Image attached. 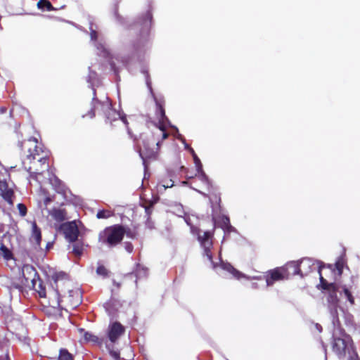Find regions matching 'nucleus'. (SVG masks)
Masks as SVG:
<instances>
[{
  "label": "nucleus",
  "instance_id": "obj_1",
  "mask_svg": "<svg viewBox=\"0 0 360 360\" xmlns=\"http://www.w3.org/2000/svg\"><path fill=\"white\" fill-rule=\"evenodd\" d=\"M22 153L30 160L32 165L27 166L23 162L24 168L30 173V177L39 181V176L49 169L50 152L37 139L30 137L18 143Z\"/></svg>",
  "mask_w": 360,
  "mask_h": 360
},
{
  "label": "nucleus",
  "instance_id": "obj_2",
  "mask_svg": "<svg viewBox=\"0 0 360 360\" xmlns=\"http://www.w3.org/2000/svg\"><path fill=\"white\" fill-rule=\"evenodd\" d=\"M101 110L105 118V122L112 124L114 122L121 120L126 126L128 134L131 135V129L129 127V123L126 115H121L120 112L112 108L110 99L106 97L105 100L101 101L96 96V91L94 90V96L91 101V109L84 115L83 117H89L93 118L96 115V110Z\"/></svg>",
  "mask_w": 360,
  "mask_h": 360
},
{
  "label": "nucleus",
  "instance_id": "obj_3",
  "mask_svg": "<svg viewBox=\"0 0 360 360\" xmlns=\"http://www.w3.org/2000/svg\"><path fill=\"white\" fill-rule=\"evenodd\" d=\"M141 144L139 155L143 160L145 167L150 162L156 160L160 150V138L153 132L140 134Z\"/></svg>",
  "mask_w": 360,
  "mask_h": 360
},
{
  "label": "nucleus",
  "instance_id": "obj_4",
  "mask_svg": "<svg viewBox=\"0 0 360 360\" xmlns=\"http://www.w3.org/2000/svg\"><path fill=\"white\" fill-rule=\"evenodd\" d=\"M333 338L332 349L339 358H345L346 356H349L356 352L351 336L347 334L344 330L335 329Z\"/></svg>",
  "mask_w": 360,
  "mask_h": 360
},
{
  "label": "nucleus",
  "instance_id": "obj_5",
  "mask_svg": "<svg viewBox=\"0 0 360 360\" xmlns=\"http://www.w3.org/2000/svg\"><path fill=\"white\" fill-rule=\"evenodd\" d=\"M124 232L121 224L108 226L98 233V243L109 248H115L122 241Z\"/></svg>",
  "mask_w": 360,
  "mask_h": 360
},
{
  "label": "nucleus",
  "instance_id": "obj_6",
  "mask_svg": "<svg viewBox=\"0 0 360 360\" xmlns=\"http://www.w3.org/2000/svg\"><path fill=\"white\" fill-rule=\"evenodd\" d=\"M59 230L63 232L69 242L73 243L77 240L79 231L75 220L61 224Z\"/></svg>",
  "mask_w": 360,
  "mask_h": 360
},
{
  "label": "nucleus",
  "instance_id": "obj_7",
  "mask_svg": "<svg viewBox=\"0 0 360 360\" xmlns=\"http://www.w3.org/2000/svg\"><path fill=\"white\" fill-rule=\"evenodd\" d=\"M62 302L65 307L75 309L82 303V294L79 289L69 290L67 295L63 296Z\"/></svg>",
  "mask_w": 360,
  "mask_h": 360
},
{
  "label": "nucleus",
  "instance_id": "obj_8",
  "mask_svg": "<svg viewBox=\"0 0 360 360\" xmlns=\"http://www.w3.org/2000/svg\"><path fill=\"white\" fill-rule=\"evenodd\" d=\"M264 278L266 286H272L276 282L286 280L281 266L267 271L264 275Z\"/></svg>",
  "mask_w": 360,
  "mask_h": 360
},
{
  "label": "nucleus",
  "instance_id": "obj_9",
  "mask_svg": "<svg viewBox=\"0 0 360 360\" xmlns=\"http://www.w3.org/2000/svg\"><path fill=\"white\" fill-rule=\"evenodd\" d=\"M125 328L120 322L115 321L109 325L108 338L112 343H115L124 333Z\"/></svg>",
  "mask_w": 360,
  "mask_h": 360
},
{
  "label": "nucleus",
  "instance_id": "obj_10",
  "mask_svg": "<svg viewBox=\"0 0 360 360\" xmlns=\"http://www.w3.org/2000/svg\"><path fill=\"white\" fill-rule=\"evenodd\" d=\"M22 276L23 278L22 283L27 287L34 282L39 277L35 268L30 264H25L22 266Z\"/></svg>",
  "mask_w": 360,
  "mask_h": 360
},
{
  "label": "nucleus",
  "instance_id": "obj_11",
  "mask_svg": "<svg viewBox=\"0 0 360 360\" xmlns=\"http://www.w3.org/2000/svg\"><path fill=\"white\" fill-rule=\"evenodd\" d=\"M281 268L286 280L296 275L300 276V266H299L297 261L288 262L283 266H281Z\"/></svg>",
  "mask_w": 360,
  "mask_h": 360
},
{
  "label": "nucleus",
  "instance_id": "obj_12",
  "mask_svg": "<svg viewBox=\"0 0 360 360\" xmlns=\"http://www.w3.org/2000/svg\"><path fill=\"white\" fill-rule=\"evenodd\" d=\"M327 291V302L328 303V307L331 309V314L335 316L337 315V308L339 304V299L337 295V292L338 291V285H335V288H333Z\"/></svg>",
  "mask_w": 360,
  "mask_h": 360
},
{
  "label": "nucleus",
  "instance_id": "obj_13",
  "mask_svg": "<svg viewBox=\"0 0 360 360\" xmlns=\"http://www.w3.org/2000/svg\"><path fill=\"white\" fill-rule=\"evenodd\" d=\"M79 333L84 341L87 342H92L98 346H102L103 344H107L104 338H99L91 332L85 331L84 329H79Z\"/></svg>",
  "mask_w": 360,
  "mask_h": 360
},
{
  "label": "nucleus",
  "instance_id": "obj_14",
  "mask_svg": "<svg viewBox=\"0 0 360 360\" xmlns=\"http://www.w3.org/2000/svg\"><path fill=\"white\" fill-rule=\"evenodd\" d=\"M30 241L35 244L36 247H39L41 241V229L37 226L35 221L32 222V233Z\"/></svg>",
  "mask_w": 360,
  "mask_h": 360
},
{
  "label": "nucleus",
  "instance_id": "obj_15",
  "mask_svg": "<svg viewBox=\"0 0 360 360\" xmlns=\"http://www.w3.org/2000/svg\"><path fill=\"white\" fill-rule=\"evenodd\" d=\"M189 149L190 153H191L194 163L195 165L196 170L198 174H200V178L205 181H208V177L206 176L205 173L202 170V165L200 162V160L195 153L194 150L192 148H190L188 146H186Z\"/></svg>",
  "mask_w": 360,
  "mask_h": 360
},
{
  "label": "nucleus",
  "instance_id": "obj_16",
  "mask_svg": "<svg viewBox=\"0 0 360 360\" xmlns=\"http://www.w3.org/2000/svg\"><path fill=\"white\" fill-rule=\"evenodd\" d=\"M300 266V276L302 278L312 271V262L310 259L303 258L297 261Z\"/></svg>",
  "mask_w": 360,
  "mask_h": 360
},
{
  "label": "nucleus",
  "instance_id": "obj_17",
  "mask_svg": "<svg viewBox=\"0 0 360 360\" xmlns=\"http://www.w3.org/2000/svg\"><path fill=\"white\" fill-rule=\"evenodd\" d=\"M49 214L58 222H62L67 219V212L65 209L54 207L49 212Z\"/></svg>",
  "mask_w": 360,
  "mask_h": 360
},
{
  "label": "nucleus",
  "instance_id": "obj_18",
  "mask_svg": "<svg viewBox=\"0 0 360 360\" xmlns=\"http://www.w3.org/2000/svg\"><path fill=\"white\" fill-rule=\"evenodd\" d=\"M214 229L212 231H201L199 229H195V230H193V233L197 235V238L199 243H202L205 241H207L210 239H214Z\"/></svg>",
  "mask_w": 360,
  "mask_h": 360
},
{
  "label": "nucleus",
  "instance_id": "obj_19",
  "mask_svg": "<svg viewBox=\"0 0 360 360\" xmlns=\"http://www.w3.org/2000/svg\"><path fill=\"white\" fill-rule=\"evenodd\" d=\"M213 240L214 239H210L200 244V247L203 250V255L206 256L211 263H213V255L212 252V250L213 248Z\"/></svg>",
  "mask_w": 360,
  "mask_h": 360
},
{
  "label": "nucleus",
  "instance_id": "obj_20",
  "mask_svg": "<svg viewBox=\"0 0 360 360\" xmlns=\"http://www.w3.org/2000/svg\"><path fill=\"white\" fill-rule=\"evenodd\" d=\"M0 189L2 191L3 198L10 204H13L12 198L14 193L11 188H8L6 181H0Z\"/></svg>",
  "mask_w": 360,
  "mask_h": 360
},
{
  "label": "nucleus",
  "instance_id": "obj_21",
  "mask_svg": "<svg viewBox=\"0 0 360 360\" xmlns=\"http://www.w3.org/2000/svg\"><path fill=\"white\" fill-rule=\"evenodd\" d=\"M30 288H32L38 294L40 297H46V289L45 287L43 285V281L38 278L36 279L34 282H33L32 284L28 286Z\"/></svg>",
  "mask_w": 360,
  "mask_h": 360
},
{
  "label": "nucleus",
  "instance_id": "obj_22",
  "mask_svg": "<svg viewBox=\"0 0 360 360\" xmlns=\"http://www.w3.org/2000/svg\"><path fill=\"white\" fill-rule=\"evenodd\" d=\"M155 103H156L155 114H156V117H157V119L158 120V121H164V120L169 121L167 117L165 115V108H164L162 102L156 100Z\"/></svg>",
  "mask_w": 360,
  "mask_h": 360
},
{
  "label": "nucleus",
  "instance_id": "obj_23",
  "mask_svg": "<svg viewBox=\"0 0 360 360\" xmlns=\"http://www.w3.org/2000/svg\"><path fill=\"white\" fill-rule=\"evenodd\" d=\"M319 276H320V278H319L320 283L318 285L319 288H321L322 290H328L333 288H335V286L337 285L335 283H328L323 277L321 272V268H319Z\"/></svg>",
  "mask_w": 360,
  "mask_h": 360
},
{
  "label": "nucleus",
  "instance_id": "obj_24",
  "mask_svg": "<svg viewBox=\"0 0 360 360\" xmlns=\"http://www.w3.org/2000/svg\"><path fill=\"white\" fill-rule=\"evenodd\" d=\"M222 267L224 269L231 274L233 276L237 279H240L245 276L243 274L235 269L230 264H223Z\"/></svg>",
  "mask_w": 360,
  "mask_h": 360
},
{
  "label": "nucleus",
  "instance_id": "obj_25",
  "mask_svg": "<svg viewBox=\"0 0 360 360\" xmlns=\"http://www.w3.org/2000/svg\"><path fill=\"white\" fill-rule=\"evenodd\" d=\"M0 256L6 260H10L13 258V253L4 244H1L0 246Z\"/></svg>",
  "mask_w": 360,
  "mask_h": 360
},
{
  "label": "nucleus",
  "instance_id": "obj_26",
  "mask_svg": "<svg viewBox=\"0 0 360 360\" xmlns=\"http://www.w3.org/2000/svg\"><path fill=\"white\" fill-rule=\"evenodd\" d=\"M58 360H74L73 356L66 349H60Z\"/></svg>",
  "mask_w": 360,
  "mask_h": 360
},
{
  "label": "nucleus",
  "instance_id": "obj_27",
  "mask_svg": "<svg viewBox=\"0 0 360 360\" xmlns=\"http://www.w3.org/2000/svg\"><path fill=\"white\" fill-rule=\"evenodd\" d=\"M210 200L212 204V208L213 210L216 209L217 207L220 208L221 198L219 195L216 193L213 194L212 196L210 197Z\"/></svg>",
  "mask_w": 360,
  "mask_h": 360
},
{
  "label": "nucleus",
  "instance_id": "obj_28",
  "mask_svg": "<svg viewBox=\"0 0 360 360\" xmlns=\"http://www.w3.org/2000/svg\"><path fill=\"white\" fill-rule=\"evenodd\" d=\"M37 6L41 9H46V11H52L53 6L48 0H39L37 3Z\"/></svg>",
  "mask_w": 360,
  "mask_h": 360
},
{
  "label": "nucleus",
  "instance_id": "obj_29",
  "mask_svg": "<svg viewBox=\"0 0 360 360\" xmlns=\"http://www.w3.org/2000/svg\"><path fill=\"white\" fill-rule=\"evenodd\" d=\"M345 264V260L343 257H339L336 261L335 266V269L338 271V275H341L343 271L344 266Z\"/></svg>",
  "mask_w": 360,
  "mask_h": 360
},
{
  "label": "nucleus",
  "instance_id": "obj_30",
  "mask_svg": "<svg viewBox=\"0 0 360 360\" xmlns=\"http://www.w3.org/2000/svg\"><path fill=\"white\" fill-rule=\"evenodd\" d=\"M124 231H125L124 235H126L128 238H130L131 239H135L138 236V232L136 229H131L130 228H126L125 226H124Z\"/></svg>",
  "mask_w": 360,
  "mask_h": 360
},
{
  "label": "nucleus",
  "instance_id": "obj_31",
  "mask_svg": "<svg viewBox=\"0 0 360 360\" xmlns=\"http://www.w3.org/2000/svg\"><path fill=\"white\" fill-rule=\"evenodd\" d=\"M342 290L349 303L352 305L354 304V298L352 294L350 289H349L345 285L342 287Z\"/></svg>",
  "mask_w": 360,
  "mask_h": 360
},
{
  "label": "nucleus",
  "instance_id": "obj_32",
  "mask_svg": "<svg viewBox=\"0 0 360 360\" xmlns=\"http://www.w3.org/2000/svg\"><path fill=\"white\" fill-rule=\"evenodd\" d=\"M111 216H112V212L105 210H99L96 214L98 219H108Z\"/></svg>",
  "mask_w": 360,
  "mask_h": 360
},
{
  "label": "nucleus",
  "instance_id": "obj_33",
  "mask_svg": "<svg viewBox=\"0 0 360 360\" xmlns=\"http://www.w3.org/2000/svg\"><path fill=\"white\" fill-rule=\"evenodd\" d=\"M96 274L105 278L108 276L109 271L105 268V266L101 264L98 265L96 269Z\"/></svg>",
  "mask_w": 360,
  "mask_h": 360
},
{
  "label": "nucleus",
  "instance_id": "obj_34",
  "mask_svg": "<svg viewBox=\"0 0 360 360\" xmlns=\"http://www.w3.org/2000/svg\"><path fill=\"white\" fill-rule=\"evenodd\" d=\"M72 252L77 256H80L83 252L82 245L78 243L74 244L72 247Z\"/></svg>",
  "mask_w": 360,
  "mask_h": 360
},
{
  "label": "nucleus",
  "instance_id": "obj_35",
  "mask_svg": "<svg viewBox=\"0 0 360 360\" xmlns=\"http://www.w3.org/2000/svg\"><path fill=\"white\" fill-rule=\"evenodd\" d=\"M17 207L21 217H25L27 214V209L25 204L18 203Z\"/></svg>",
  "mask_w": 360,
  "mask_h": 360
},
{
  "label": "nucleus",
  "instance_id": "obj_36",
  "mask_svg": "<svg viewBox=\"0 0 360 360\" xmlns=\"http://www.w3.org/2000/svg\"><path fill=\"white\" fill-rule=\"evenodd\" d=\"M141 205L145 208V212L148 217L149 218L153 212V202H150L149 204L147 205L144 204H142Z\"/></svg>",
  "mask_w": 360,
  "mask_h": 360
},
{
  "label": "nucleus",
  "instance_id": "obj_37",
  "mask_svg": "<svg viewBox=\"0 0 360 360\" xmlns=\"http://www.w3.org/2000/svg\"><path fill=\"white\" fill-rule=\"evenodd\" d=\"M67 277V274L63 273V272H60V273H56L53 276V280L57 282L59 280H62L63 278H65Z\"/></svg>",
  "mask_w": 360,
  "mask_h": 360
},
{
  "label": "nucleus",
  "instance_id": "obj_38",
  "mask_svg": "<svg viewBox=\"0 0 360 360\" xmlns=\"http://www.w3.org/2000/svg\"><path fill=\"white\" fill-rule=\"evenodd\" d=\"M124 246L125 250L127 252L131 253L133 252L134 246H133L131 243H130V242H125L124 244Z\"/></svg>",
  "mask_w": 360,
  "mask_h": 360
},
{
  "label": "nucleus",
  "instance_id": "obj_39",
  "mask_svg": "<svg viewBox=\"0 0 360 360\" xmlns=\"http://www.w3.org/2000/svg\"><path fill=\"white\" fill-rule=\"evenodd\" d=\"M168 121L167 120H164V121H158V128L159 129V130L162 132V131H164L166 130V126H165V124L166 122H167Z\"/></svg>",
  "mask_w": 360,
  "mask_h": 360
},
{
  "label": "nucleus",
  "instance_id": "obj_40",
  "mask_svg": "<svg viewBox=\"0 0 360 360\" xmlns=\"http://www.w3.org/2000/svg\"><path fill=\"white\" fill-rule=\"evenodd\" d=\"M110 354L115 360H120V353L117 351H110Z\"/></svg>",
  "mask_w": 360,
  "mask_h": 360
},
{
  "label": "nucleus",
  "instance_id": "obj_41",
  "mask_svg": "<svg viewBox=\"0 0 360 360\" xmlns=\"http://www.w3.org/2000/svg\"><path fill=\"white\" fill-rule=\"evenodd\" d=\"M348 357H349V360H360L356 352H354V354H352V355L349 356Z\"/></svg>",
  "mask_w": 360,
  "mask_h": 360
},
{
  "label": "nucleus",
  "instance_id": "obj_42",
  "mask_svg": "<svg viewBox=\"0 0 360 360\" xmlns=\"http://www.w3.org/2000/svg\"><path fill=\"white\" fill-rule=\"evenodd\" d=\"M162 139H160V142L165 139H166L169 136V134L167 132V131H164L161 132Z\"/></svg>",
  "mask_w": 360,
  "mask_h": 360
},
{
  "label": "nucleus",
  "instance_id": "obj_43",
  "mask_svg": "<svg viewBox=\"0 0 360 360\" xmlns=\"http://www.w3.org/2000/svg\"><path fill=\"white\" fill-rule=\"evenodd\" d=\"M0 360H11L8 353L0 356Z\"/></svg>",
  "mask_w": 360,
  "mask_h": 360
},
{
  "label": "nucleus",
  "instance_id": "obj_44",
  "mask_svg": "<svg viewBox=\"0 0 360 360\" xmlns=\"http://www.w3.org/2000/svg\"><path fill=\"white\" fill-rule=\"evenodd\" d=\"M51 201H52V199L50 197H46L44 199V203L45 205H47Z\"/></svg>",
  "mask_w": 360,
  "mask_h": 360
},
{
  "label": "nucleus",
  "instance_id": "obj_45",
  "mask_svg": "<svg viewBox=\"0 0 360 360\" xmlns=\"http://www.w3.org/2000/svg\"><path fill=\"white\" fill-rule=\"evenodd\" d=\"M110 65H111L112 69L114 70V72L115 73H117L118 71H117V68H115V65L113 63H111Z\"/></svg>",
  "mask_w": 360,
  "mask_h": 360
},
{
  "label": "nucleus",
  "instance_id": "obj_46",
  "mask_svg": "<svg viewBox=\"0 0 360 360\" xmlns=\"http://www.w3.org/2000/svg\"><path fill=\"white\" fill-rule=\"evenodd\" d=\"M91 38H95L96 37V32L95 31H93L91 34Z\"/></svg>",
  "mask_w": 360,
  "mask_h": 360
},
{
  "label": "nucleus",
  "instance_id": "obj_47",
  "mask_svg": "<svg viewBox=\"0 0 360 360\" xmlns=\"http://www.w3.org/2000/svg\"><path fill=\"white\" fill-rule=\"evenodd\" d=\"M173 183H172L171 184H167V185H164V186L165 188H170V187H172L173 186Z\"/></svg>",
  "mask_w": 360,
  "mask_h": 360
},
{
  "label": "nucleus",
  "instance_id": "obj_48",
  "mask_svg": "<svg viewBox=\"0 0 360 360\" xmlns=\"http://www.w3.org/2000/svg\"><path fill=\"white\" fill-rule=\"evenodd\" d=\"M224 224H229V218H227V217L225 218Z\"/></svg>",
  "mask_w": 360,
  "mask_h": 360
},
{
  "label": "nucleus",
  "instance_id": "obj_49",
  "mask_svg": "<svg viewBox=\"0 0 360 360\" xmlns=\"http://www.w3.org/2000/svg\"><path fill=\"white\" fill-rule=\"evenodd\" d=\"M51 244L49 243L46 245V249H48V250H49V248L51 247Z\"/></svg>",
  "mask_w": 360,
  "mask_h": 360
},
{
  "label": "nucleus",
  "instance_id": "obj_50",
  "mask_svg": "<svg viewBox=\"0 0 360 360\" xmlns=\"http://www.w3.org/2000/svg\"><path fill=\"white\" fill-rule=\"evenodd\" d=\"M129 135L131 137V138H134V139H136V136H134V135L132 134V133L131 132V135L129 134Z\"/></svg>",
  "mask_w": 360,
  "mask_h": 360
},
{
  "label": "nucleus",
  "instance_id": "obj_51",
  "mask_svg": "<svg viewBox=\"0 0 360 360\" xmlns=\"http://www.w3.org/2000/svg\"><path fill=\"white\" fill-rule=\"evenodd\" d=\"M147 15H148L150 18H151V15H150V13H147Z\"/></svg>",
  "mask_w": 360,
  "mask_h": 360
}]
</instances>
